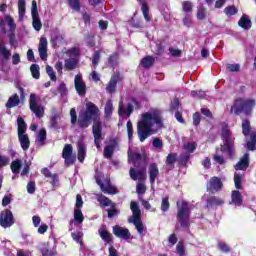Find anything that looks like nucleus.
Returning a JSON list of instances; mask_svg holds the SVG:
<instances>
[{
    "instance_id": "50",
    "label": "nucleus",
    "mask_w": 256,
    "mask_h": 256,
    "mask_svg": "<svg viewBox=\"0 0 256 256\" xmlns=\"http://www.w3.org/2000/svg\"><path fill=\"white\" fill-rule=\"evenodd\" d=\"M4 21H6L10 31H15V29H17V24H15V20L11 15L4 16Z\"/></svg>"
},
{
    "instance_id": "63",
    "label": "nucleus",
    "mask_w": 256,
    "mask_h": 256,
    "mask_svg": "<svg viewBox=\"0 0 256 256\" xmlns=\"http://www.w3.org/2000/svg\"><path fill=\"white\" fill-rule=\"evenodd\" d=\"M176 251L179 256H185V244L183 242H178V244L176 245Z\"/></svg>"
},
{
    "instance_id": "17",
    "label": "nucleus",
    "mask_w": 256,
    "mask_h": 256,
    "mask_svg": "<svg viewBox=\"0 0 256 256\" xmlns=\"http://www.w3.org/2000/svg\"><path fill=\"white\" fill-rule=\"evenodd\" d=\"M148 175L151 185H154L157 177H159V166L157 163H151L148 168Z\"/></svg>"
},
{
    "instance_id": "10",
    "label": "nucleus",
    "mask_w": 256,
    "mask_h": 256,
    "mask_svg": "<svg viewBox=\"0 0 256 256\" xmlns=\"http://www.w3.org/2000/svg\"><path fill=\"white\" fill-rule=\"evenodd\" d=\"M206 191L212 194L223 191V181H221V178L217 176L211 177L206 183Z\"/></svg>"
},
{
    "instance_id": "20",
    "label": "nucleus",
    "mask_w": 256,
    "mask_h": 256,
    "mask_svg": "<svg viewBox=\"0 0 256 256\" xmlns=\"http://www.w3.org/2000/svg\"><path fill=\"white\" fill-rule=\"evenodd\" d=\"M98 232L102 241H104V243H107L108 245H111V243H113V234L107 231V226H102L98 230Z\"/></svg>"
},
{
    "instance_id": "44",
    "label": "nucleus",
    "mask_w": 256,
    "mask_h": 256,
    "mask_svg": "<svg viewBox=\"0 0 256 256\" xmlns=\"http://www.w3.org/2000/svg\"><path fill=\"white\" fill-rule=\"evenodd\" d=\"M111 115H113V102L111 100H108L104 108V117H106V119H109Z\"/></svg>"
},
{
    "instance_id": "62",
    "label": "nucleus",
    "mask_w": 256,
    "mask_h": 256,
    "mask_svg": "<svg viewBox=\"0 0 256 256\" xmlns=\"http://www.w3.org/2000/svg\"><path fill=\"white\" fill-rule=\"evenodd\" d=\"M86 44L87 47H95L96 43H95V35L93 34H88L86 35Z\"/></svg>"
},
{
    "instance_id": "9",
    "label": "nucleus",
    "mask_w": 256,
    "mask_h": 256,
    "mask_svg": "<svg viewBox=\"0 0 256 256\" xmlns=\"http://www.w3.org/2000/svg\"><path fill=\"white\" fill-rule=\"evenodd\" d=\"M0 225L3 229H9V227L15 225V216H13L11 210L5 209L0 212Z\"/></svg>"
},
{
    "instance_id": "39",
    "label": "nucleus",
    "mask_w": 256,
    "mask_h": 256,
    "mask_svg": "<svg viewBox=\"0 0 256 256\" xmlns=\"http://www.w3.org/2000/svg\"><path fill=\"white\" fill-rule=\"evenodd\" d=\"M21 167H22V164L20 159H16L12 161L10 165V169L12 173H14V175H18V173H21Z\"/></svg>"
},
{
    "instance_id": "23",
    "label": "nucleus",
    "mask_w": 256,
    "mask_h": 256,
    "mask_svg": "<svg viewBox=\"0 0 256 256\" xmlns=\"http://www.w3.org/2000/svg\"><path fill=\"white\" fill-rule=\"evenodd\" d=\"M0 55H2L4 61H9L11 57V51H9V49H7V46H5V40L1 35H0Z\"/></svg>"
},
{
    "instance_id": "57",
    "label": "nucleus",
    "mask_w": 256,
    "mask_h": 256,
    "mask_svg": "<svg viewBox=\"0 0 256 256\" xmlns=\"http://www.w3.org/2000/svg\"><path fill=\"white\" fill-rule=\"evenodd\" d=\"M111 209L108 210V219H113V217L119 215V210H117V204H112Z\"/></svg>"
},
{
    "instance_id": "5",
    "label": "nucleus",
    "mask_w": 256,
    "mask_h": 256,
    "mask_svg": "<svg viewBox=\"0 0 256 256\" xmlns=\"http://www.w3.org/2000/svg\"><path fill=\"white\" fill-rule=\"evenodd\" d=\"M253 107H255V100L236 98L234 104L231 107V113L234 112L235 115H251L253 113Z\"/></svg>"
},
{
    "instance_id": "54",
    "label": "nucleus",
    "mask_w": 256,
    "mask_h": 256,
    "mask_svg": "<svg viewBox=\"0 0 256 256\" xmlns=\"http://www.w3.org/2000/svg\"><path fill=\"white\" fill-rule=\"evenodd\" d=\"M25 10V0H18L19 19H23V17H25Z\"/></svg>"
},
{
    "instance_id": "8",
    "label": "nucleus",
    "mask_w": 256,
    "mask_h": 256,
    "mask_svg": "<svg viewBox=\"0 0 256 256\" xmlns=\"http://www.w3.org/2000/svg\"><path fill=\"white\" fill-rule=\"evenodd\" d=\"M62 159H64V163L66 167H70V165H75L77 161V156L73 154V145L66 144L62 150Z\"/></svg>"
},
{
    "instance_id": "48",
    "label": "nucleus",
    "mask_w": 256,
    "mask_h": 256,
    "mask_svg": "<svg viewBox=\"0 0 256 256\" xmlns=\"http://www.w3.org/2000/svg\"><path fill=\"white\" fill-rule=\"evenodd\" d=\"M117 61H119V54L114 53L110 55L108 58V66L115 69V67H117Z\"/></svg>"
},
{
    "instance_id": "16",
    "label": "nucleus",
    "mask_w": 256,
    "mask_h": 256,
    "mask_svg": "<svg viewBox=\"0 0 256 256\" xmlns=\"http://www.w3.org/2000/svg\"><path fill=\"white\" fill-rule=\"evenodd\" d=\"M129 175L132 181H145V179H147V174L145 173V170H137L133 167L130 168Z\"/></svg>"
},
{
    "instance_id": "32",
    "label": "nucleus",
    "mask_w": 256,
    "mask_h": 256,
    "mask_svg": "<svg viewBox=\"0 0 256 256\" xmlns=\"http://www.w3.org/2000/svg\"><path fill=\"white\" fill-rule=\"evenodd\" d=\"M165 163L167 167H169V171H171V169H175V163H177V153H169L166 157Z\"/></svg>"
},
{
    "instance_id": "40",
    "label": "nucleus",
    "mask_w": 256,
    "mask_h": 256,
    "mask_svg": "<svg viewBox=\"0 0 256 256\" xmlns=\"http://www.w3.org/2000/svg\"><path fill=\"white\" fill-rule=\"evenodd\" d=\"M190 157H191V154H189L187 152L180 154L179 160H178V165L180 167H187V163H189Z\"/></svg>"
},
{
    "instance_id": "26",
    "label": "nucleus",
    "mask_w": 256,
    "mask_h": 256,
    "mask_svg": "<svg viewBox=\"0 0 256 256\" xmlns=\"http://www.w3.org/2000/svg\"><path fill=\"white\" fill-rule=\"evenodd\" d=\"M238 25L245 31H249V29H251L252 26L251 19H249V16H247V14H243L240 20L238 21Z\"/></svg>"
},
{
    "instance_id": "56",
    "label": "nucleus",
    "mask_w": 256,
    "mask_h": 256,
    "mask_svg": "<svg viewBox=\"0 0 256 256\" xmlns=\"http://www.w3.org/2000/svg\"><path fill=\"white\" fill-rule=\"evenodd\" d=\"M163 53H165V44H163V42L157 43L154 54L157 55L158 57H161Z\"/></svg>"
},
{
    "instance_id": "64",
    "label": "nucleus",
    "mask_w": 256,
    "mask_h": 256,
    "mask_svg": "<svg viewBox=\"0 0 256 256\" xmlns=\"http://www.w3.org/2000/svg\"><path fill=\"white\" fill-rule=\"evenodd\" d=\"M237 8L235 6H227L225 9H224V13L226 15H237Z\"/></svg>"
},
{
    "instance_id": "19",
    "label": "nucleus",
    "mask_w": 256,
    "mask_h": 256,
    "mask_svg": "<svg viewBox=\"0 0 256 256\" xmlns=\"http://www.w3.org/2000/svg\"><path fill=\"white\" fill-rule=\"evenodd\" d=\"M38 51H39L40 59H42V61H47V38L46 37L40 38Z\"/></svg>"
},
{
    "instance_id": "55",
    "label": "nucleus",
    "mask_w": 256,
    "mask_h": 256,
    "mask_svg": "<svg viewBox=\"0 0 256 256\" xmlns=\"http://www.w3.org/2000/svg\"><path fill=\"white\" fill-rule=\"evenodd\" d=\"M183 149L185 151H188V153H194L195 149H197V143L196 142H188L184 144Z\"/></svg>"
},
{
    "instance_id": "4",
    "label": "nucleus",
    "mask_w": 256,
    "mask_h": 256,
    "mask_svg": "<svg viewBox=\"0 0 256 256\" xmlns=\"http://www.w3.org/2000/svg\"><path fill=\"white\" fill-rule=\"evenodd\" d=\"M177 221L180 223V226L184 229H189L191 225V208L189 207V202L185 200L177 201Z\"/></svg>"
},
{
    "instance_id": "35",
    "label": "nucleus",
    "mask_w": 256,
    "mask_h": 256,
    "mask_svg": "<svg viewBox=\"0 0 256 256\" xmlns=\"http://www.w3.org/2000/svg\"><path fill=\"white\" fill-rule=\"evenodd\" d=\"M137 1L141 5V11L144 15L145 21H147V22L151 21V16L149 15V5H147L145 0H137Z\"/></svg>"
},
{
    "instance_id": "7",
    "label": "nucleus",
    "mask_w": 256,
    "mask_h": 256,
    "mask_svg": "<svg viewBox=\"0 0 256 256\" xmlns=\"http://www.w3.org/2000/svg\"><path fill=\"white\" fill-rule=\"evenodd\" d=\"M30 111L36 115L38 119H41L45 115V108L37 104V94L31 93L29 98Z\"/></svg>"
},
{
    "instance_id": "36",
    "label": "nucleus",
    "mask_w": 256,
    "mask_h": 256,
    "mask_svg": "<svg viewBox=\"0 0 256 256\" xmlns=\"http://www.w3.org/2000/svg\"><path fill=\"white\" fill-rule=\"evenodd\" d=\"M59 119H60L59 112H57V110H54L50 117L51 129H57V127H59Z\"/></svg>"
},
{
    "instance_id": "28",
    "label": "nucleus",
    "mask_w": 256,
    "mask_h": 256,
    "mask_svg": "<svg viewBox=\"0 0 256 256\" xmlns=\"http://www.w3.org/2000/svg\"><path fill=\"white\" fill-rule=\"evenodd\" d=\"M78 147V161L80 163H83L85 161V157H87V148L85 147V144L83 142H78L77 144Z\"/></svg>"
},
{
    "instance_id": "6",
    "label": "nucleus",
    "mask_w": 256,
    "mask_h": 256,
    "mask_svg": "<svg viewBox=\"0 0 256 256\" xmlns=\"http://www.w3.org/2000/svg\"><path fill=\"white\" fill-rule=\"evenodd\" d=\"M130 209L132 211V220H129V222L133 223L139 235H142L145 231V226L141 221V209L139 208V203L132 201L130 203Z\"/></svg>"
},
{
    "instance_id": "49",
    "label": "nucleus",
    "mask_w": 256,
    "mask_h": 256,
    "mask_svg": "<svg viewBox=\"0 0 256 256\" xmlns=\"http://www.w3.org/2000/svg\"><path fill=\"white\" fill-rule=\"evenodd\" d=\"M32 25L35 31H41L43 23H41V18L38 16H32Z\"/></svg>"
},
{
    "instance_id": "45",
    "label": "nucleus",
    "mask_w": 256,
    "mask_h": 256,
    "mask_svg": "<svg viewBox=\"0 0 256 256\" xmlns=\"http://www.w3.org/2000/svg\"><path fill=\"white\" fill-rule=\"evenodd\" d=\"M30 73H31L33 79H39L41 77L39 64H32L30 66Z\"/></svg>"
},
{
    "instance_id": "33",
    "label": "nucleus",
    "mask_w": 256,
    "mask_h": 256,
    "mask_svg": "<svg viewBox=\"0 0 256 256\" xmlns=\"http://www.w3.org/2000/svg\"><path fill=\"white\" fill-rule=\"evenodd\" d=\"M19 103H21V99H19V95L14 94L8 99L6 103V109H13V107H17Z\"/></svg>"
},
{
    "instance_id": "59",
    "label": "nucleus",
    "mask_w": 256,
    "mask_h": 256,
    "mask_svg": "<svg viewBox=\"0 0 256 256\" xmlns=\"http://www.w3.org/2000/svg\"><path fill=\"white\" fill-rule=\"evenodd\" d=\"M171 207V204L169 203V197H165L162 199V203H161V211H163V213L169 211V208Z\"/></svg>"
},
{
    "instance_id": "11",
    "label": "nucleus",
    "mask_w": 256,
    "mask_h": 256,
    "mask_svg": "<svg viewBox=\"0 0 256 256\" xmlns=\"http://www.w3.org/2000/svg\"><path fill=\"white\" fill-rule=\"evenodd\" d=\"M74 87L80 97L87 95V84L83 80V76L77 74L74 77Z\"/></svg>"
},
{
    "instance_id": "22",
    "label": "nucleus",
    "mask_w": 256,
    "mask_h": 256,
    "mask_svg": "<svg viewBox=\"0 0 256 256\" xmlns=\"http://www.w3.org/2000/svg\"><path fill=\"white\" fill-rule=\"evenodd\" d=\"M18 141L21 149L24 151H28L29 147H31V140L28 134H18Z\"/></svg>"
},
{
    "instance_id": "2",
    "label": "nucleus",
    "mask_w": 256,
    "mask_h": 256,
    "mask_svg": "<svg viewBox=\"0 0 256 256\" xmlns=\"http://www.w3.org/2000/svg\"><path fill=\"white\" fill-rule=\"evenodd\" d=\"M164 127L163 111L151 109L149 112L142 113L141 120L137 122V135L140 143H145V140L159 133V130Z\"/></svg>"
},
{
    "instance_id": "46",
    "label": "nucleus",
    "mask_w": 256,
    "mask_h": 256,
    "mask_svg": "<svg viewBox=\"0 0 256 256\" xmlns=\"http://www.w3.org/2000/svg\"><path fill=\"white\" fill-rule=\"evenodd\" d=\"M243 176L241 174H235L234 175V185L235 188L238 189V191H243Z\"/></svg>"
},
{
    "instance_id": "30",
    "label": "nucleus",
    "mask_w": 256,
    "mask_h": 256,
    "mask_svg": "<svg viewBox=\"0 0 256 256\" xmlns=\"http://www.w3.org/2000/svg\"><path fill=\"white\" fill-rule=\"evenodd\" d=\"M155 64V57L148 55L141 59L140 65L144 69H150Z\"/></svg>"
},
{
    "instance_id": "42",
    "label": "nucleus",
    "mask_w": 256,
    "mask_h": 256,
    "mask_svg": "<svg viewBox=\"0 0 256 256\" xmlns=\"http://www.w3.org/2000/svg\"><path fill=\"white\" fill-rule=\"evenodd\" d=\"M72 11L79 13L81 11V0H67Z\"/></svg>"
},
{
    "instance_id": "53",
    "label": "nucleus",
    "mask_w": 256,
    "mask_h": 256,
    "mask_svg": "<svg viewBox=\"0 0 256 256\" xmlns=\"http://www.w3.org/2000/svg\"><path fill=\"white\" fill-rule=\"evenodd\" d=\"M99 61H101V51L97 50L94 52L92 56V66L94 69H97V65H99Z\"/></svg>"
},
{
    "instance_id": "25",
    "label": "nucleus",
    "mask_w": 256,
    "mask_h": 256,
    "mask_svg": "<svg viewBox=\"0 0 256 256\" xmlns=\"http://www.w3.org/2000/svg\"><path fill=\"white\" fill-rule=\"evenodd\" d=\"M96 199L100 205V207H111L115 202L111 201L109 197L103 195V194H97Z\"/></svg>"
},
{
    "instance_id": "29",
    "label": "nucleus",
    "mask_w": 256,
    "mask_h": 256,
    "mask_svg": "<svg viewBox=\"0 0 256 256\" xmlns=\"http://www.w3.org/2000/svg\"><path fill=\"white\" fill-rule=\"evenodd\" d=\"M128 159L129 161H132V163H137V161H141L142 159L145 161V159H147V155L129 150Z\"/></svg>"
},
{
    "instance_id": "12",
    "label": "nucleus",
    "mask_w": 256,
    "mask_h": 256,
    "mask_svg": "<svg viewBox=\"0 0 256 256\" xmlns=\"http://www.w3.org/2000/svg\"><path fill=\"white\" fill-rule=\"evenodd\" d=\"M121 81H123V78H121V73L119 72L114 73L110 78V81L106 85L107 93H110V95H113V93L117 91V83Z\"/></svg>"
},
{
    "instance_id": "52",
    "label": "nucleus",
    "mask_w": 256,
    "mask_h": 256,
    "mask_svg": "<svg viewBox=\"0 0 256 256\" xmlns=\"http://www.w3.org/2000/svg\"><path fill=\"white\" fill-rule=\"evenodd\" d=\"M196 17H197L198 21H203V19H205L207 17V10L205 9V7H203V6L198 7Z\"/></svg>"
},
{
    "instance_id": "27",
    "label": "nucleus",
    "mask_w": 256,
    "mask_h": 256,
    "mask_svg": "<svg viewBox=\"0 0 256 256\" xmlns=\"http://www.w3.org/2000/svg\"><path fill=\"white\" fill-rule=\"evenodd\" d=\"M231 201L237 207H241L243 205V196L239 190H233L231 194Z\"/></svg>"
},
{
    "instance_id": "15",
    "label": "nucleus",
    "mask_w": 256,
    "mask_h": 256,
    "mask_svg": "<svg viewBox=\"0 0 256 256\" xmlns=\"http://www.w3.org/2000/svg\"><path fill=\"white\" fill-rule=\"evenodd\" d=\"M119 147V142L116 139H111L110 144L104 147L103 155L105 159H113V154L115 153V149Z\"/></svg>"
},
{
    "instance_id": "13",
    "label": "nucleus",
    "mask_w": 256,
    "mask_h": 256,
    "mask_svg": "<svg viewBox=\"0 0 256 256\" xmlns=\"http://www.w3.org/2000/svg\"><path fill=\"white\" fill-rule=\"evenodd\" d=\"M113 235L118 237L119 239H124L125 241H129L131 239V232L127 228H123L119 225L113 226Z\"/></svg>"
},
{
    "instance_id": "58",
    "label": "nucleus",
    "mask_w": 256,
    "mask_h": 256,
    "mask_svg": "<svg viewBox=\"0 0 256 256\" xmlns=\"http://www.w3.org/2000/svg\"><path fill=\"white\" fill-rule=\"evenodd\" d=\"M218 249L222 253H231V247L228 246V244L225 243V242H219L218 243Z\"/></svg>"
},
{
    "instance_id": "51",
    "label": "nucleus",
    "mask_w": 256,
    "mask_h": 256,
    "mask_svg": "<svg viewBox=\"0 0 256 256\" xmlns=\"http://www.w3.org/2000/svg\"><path fill=\"white\" fill-rule=\"evenodd\" d=\"M182 10L184 13H193V2L191 1H183L182 2Z\"/></svg>"
},
{
    "instance_id": "31",
    "label": "nucleus",
    "mask_w": 256,
    "mask_h": 256,
    "mask_svg": "<svg viewBox=\"0 0 256 256\" xmlns=\"http://www.w3.org/2000/svg\"><path fill=\"white\" fill-rule=\"evenodd\" d=\"M17 126H18V135L27 134V123L23 117L19 116L17 118Z\"/></svg>"
},
{
    "instance_id": "34",
    "label": "nucleus",
    "mask_w": 256,
    "mask_h": 256,
    "mask_svg": "<svg viewBox=\"0 0 256 256\" xmlns=\"http://www.w3.org/2000/svg\"><path fill=\"white\" fill-rule=\"evenodd\" d=\"M77 65H79V62L75 58L66 59L64 63L66 71H74V69H77Z\"/></svg>"
},
{
    "instance_id": "18",
    "label": "nucleus",
    "mask_w": 256,
    "mask_h": 256,
    "mask_svg": "<svg viewBox=\"0 0 256 256\" xmlns=\"http://www.w3.org/2000/svg\"><path fill=\"white\" fill-rule=\"evenodd\" d=\"M222 205H225V200L223 198L218 196H209L207 198L206 207H222Z\"/></svg>"
},
{
    "instance_id": "21",
    "label": "nucleus",
    "mask_w": 256,
    "mask_h": 256,
    "mask_svg": "<svg viewBox=\"0 0 256 256\" xmlns=\"http://www.w3.org/2000/svg\"><path fill=\"white\" fill-rule=\"evenodd\" d=\"M249 167V153H245L235 165L236 171H245Z\"/></svg>"
},
{
    "instance_id": "61",
    "label": "nucleus",
    "mask_w": 256,
    "mask_h": 256,
    "mask_svg": "<svg viewBox=\"0 0 256 256\" xmlns=\"http://www.w3.org/2000/svg\"><path fill=\"white\" fill-rule=\"evenodd\" d=\"M205 91L199 90V91H191V97H193L194 99H205Z\"/></svg>"
},
{
    "instance_id": "1",
    "label": "nucleus",
    "mask_w": 256,
    "mask_h": 256,
    "mask_svg": "<svg viewBox=\"0 0 256 256\" xmlns=\"http://www.w3.org/2000/svg\"><path fill=\"white\" fill-rule=\"evenodd\" d=\"M71 125H78L80 129H87L92 124V135L97 149H101V139H103V121L101 120V111L93 102L86 103V109L79 113L75 108L70 110Z\"/></svg>"
},
{
    "instance_id": "60",
    "label": "nucleus",
    "mask_w": 256,
    "mask_h": 256,
    "mask_svg": "<svg viewBox=\"0 0 256 256\" xmlns=\"http://www.w3.org/2000/svg\"><path fill=\"white\" fill-rule=\"evenodd\" d=\"M46 73L50 77L51 81H57V75H55V71L53 70V67H51L50 65H47Z\"/></svg>"
},
{
    "instance_id": "38",
    "label": "nucleus",
    "mask_w": 256,
    "mask_h": 256,
    "mask_svg": "<svg viewBox=\"0 0 256 256\" xmlns=\"http://www.w3.org/2000/svg\"><path fill=\"white\" fill-rule=\"evenodd\" d=\"M242 134L244 137L251 135V121L249 119L242 120Z\"/></svg>"
},
{
    "instance_id": "3",
    "label": "nucleus",
    "mask_w": 256,
    "mask_h": 256,
    "mask_svg": "<svg viewBox=\"0 0 256 256\" xmlns=\"http://www.w3.org/2000/svg\"><path fill=\"white\" fill-rule=\"evenodd\" d=\"M223 144L220 146V151L228 155L230 159L235 157V136L231 133L228 125L222 127Z\"/></svg>"
},
{
    "instance_id": "14",
    "label": "nucleus",
    "mask_w": 256,
    "mask_h": 256,
    "mask_svg": "<svg viewBox=\"0 0 256 256\" xmlns=\"http://www.w3.org/2000/svg\"><path fill=\"white\" fill-rule=\"evenodd\" d=\"M41 173L44 175V177H46V179H51L49 183L53 188L59 187V174L51 173V170L47 167L42 168Z\"/></svg>"
},
{
    "instance_id": "24",
    "label": "nucleus",
    "mask_w": 256,
    "mask_h": 256,
    "mask_svg": "<svg viewBox=\"0 0 256 256\" xmlns=\"http://www.w3.org/2000/svg\"><path fill=\"white\" fill-rule=\"evenodd\" d=\"M133 111H134V108L132 103H128L126 109L123 106L122 102L119 103L118 115H126V117H131V115L133 114Z\"/></svg>"
},
{
    "instance_id": "47",
    "label": "nucleus",
    "mask_w": 256,
    "mask_h": 256,
    "mask_svg": "<svg viewBox=\"0 0 256 256\" xmlns=\"http://www.w3.org/2000/svg\"><path fill=\"white\" fill-rule=\"evenodd\" d=\"M74 221H76V223H79V224L85 221V216H83V212L79 208L74 209Z\"/></svg>"
},
{
    "instance_id": "41",
    "label": "nucleus",
    "mask_w": 256,
    "mask_h": 256,
    "mask_svg": "<svg viewBox=\"0 0 256 256\" xmlns=\"http://www.w3.org/2000/svg\"><path fill=\"white\" fill-rule=\"evenodd\" d=\"M45 141H47V130L42 128L38 132V143L41 147L45 145Z\"/></svg>"
},
{
    "instance_id": "43",
    "label": "nucleus",
    "mask_w": 256,
    "mask_h": 256,
    "mask_svg": "<svg viewBox=\"0 0 256 256\" xmlns=\"http://www.w3.org/2000/svg\"><path fill=\"white\" fill-rule=\"evenodd\" d=\"M101 191L103 193H107L108 195H117V193H119V190H117V187L108 184V185H104V187L101 189Z\"/></svg>"
},
{
    "instance_id": "37",
    "label": "nucleus",
    "mask_w": 256,
    "mask_h": 256,
    "mask_svg": "<svg viewBox=\"0 0 256 256\" xmlns=\"http://www.w3.org/2000/svg\"><path fill=\"white\" fill-rule=\"evenodd\" d=\"M248 151H256V132H251L250 140L246 143Z\"/></svg>"
}]
</instances>
